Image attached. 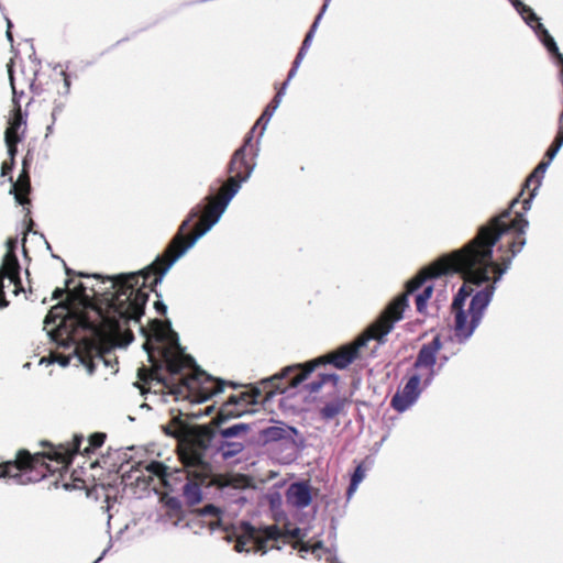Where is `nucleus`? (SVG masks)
Wrapping results in <instances>:
<instances>
[{
	"instance_id": "f257e3e1",
	"label": "nucleus",
	"mask_w": 563,
	"mask_h": 563,
	"mask_svg": "<svg viewBox=\"0 0 563 563\" xmlns=\"http://www.w3.org/2000/svg\"><path fill=\"white\" fill-rule=\"evenodd\" d=\"M240 186L233 178H229L222 186L218 197L209 196V203L203 207V213L196 224V231L187 235V230L192 220L200 217L202 207L192 208L166 247L164 255L157 257L146 268L130 274H122L111 279L114 294L104 311H99L103 324L115 335L122 336L118 343L126 346L133 341L130 330L123 331L130 322L139 324L142 335L145 338L143 349L153 366L163 362L170 375L173 384L172 393L176 398H186L191 402L201 404L224 390L228 384L216 379L201 371L195 360L185 354L177 334L159 320H152L148 328L143 327L140 320L144 313V307L148 299V292L162 283L166 273L183 257L197 241L207 234L216 225L225 212L230 201L239 192Z\"/></svg>"
},
{
	"instance_id": "f03ea898",
	"label": "nucleus",
	"mask_w": 563,
	"mask_h": 563,
	"mask_svg": "<svg viewBox=\"0 0 563 563\" xmlns=\"http://www.w3.org/2000/svg\"><path fill=\"white\" fill-rule=\"evenodd\" d=\"M510 211L495 217L479 229L477 235L460 251L439 258L408 282L407 297L419 289L428 278L451 272L461 273L464 285L456 294L452 310L455 313V335L468 339L479 324L495 292V285L511 265L512 258L526 244L528 221L517 214L509 223Z\"/></svg>"
},
{
	"instance_id": "7ed1b4c3",
	"label": "nucleus",
	"mask_w": 563,
	"mask_h": 563,
	"mask_svg": "<svg viewBox=\"0 0 563 563\" xmlns=\"http://www.w3.org/2000/svg\"><path fill=\"white\" fill-rule=\"evenodd\" d=\"M276 394V389H268L264 394L254 389L252 393L232 395L222 404L217 417L213 419L216 428L211 426H187L179 419L167 426L165 431L181 442L180 457L188 467L189 474L199 478H209L212 473L211 464L206 460V452L211 451L222 460H230L240 454L245 448V439L251 429L250 424L239 422L222 428L221 424L231 418L241 417L247 411L249 405L266 404Z\"/></svg>"
},
{
	"instance_id": "20e7f679",
	"label": "nucleus",
	"mask_w": 563,
	"mask_h": 563,
	"mask_svg": "<svg viewBox=\"0 0 563 563\" xmlns=\"http://www.w3.org/2000/svg\"><path fill=\"white\" fill-rule=\"evenodd\" d=\"M408 307L407 296L400 295L394 299L383 311L380 317L360 336L354 344L342 346L335 353L321 356L308 362L305 366L294 365L284 367V395L292 397L301 394L305 398L317 394L327 383L336 385V374H319V376L306 383L309 375L320 364L332 363L336 368H346L357 356L358 349L366 345L369 340L384 342L385 336L394 329L396 322L400 321Z\"/></svg>"
},
{
	"instance_id": "39448f33",
	"label": "nucleus",
	"mask_w": 563,
	"mask_h": 563,
	"mask_svg": "<svg viewBox=\"0 0 563 563\" xmlns=\"http://www.w3.org/2000/svg\"><path fill=\"white\" fill-rule=\"evenodd\" d=\"M57 309H64V307H54L44 320V329L47 330L51 339L58 345L63 346H67L70 343L74 344V357L87 368L89 375L93 374L97 362H103L107 365L108 362L104 360V356L101 354L98 346L93 342L86 340L80 343L77 342L75 333L68 329L69 324L66 319L60 318L59 323L55 328L48 329V327L52 323H55L56 319L58 318V316L55 313V310ZM69 323L73 325L74 321H69Z\"/></svg>"
},
{
	"instance_id": "423d86ee",
	"label": "nucleus",
	"mask_w": 563,
	"mask_h": 563,
	"mask_svg": "<svg viewBox=\"0 0 563 563\" xmlns=\"http://www.w3.org/2000/svg\"><path fill=\"white\" fill-rule=\"evenodd\" d=\"M280 536L275 526L256 528L249 522H241L234 549L238 552L266 553L271 549H279L276 543Z\"/></svg>"
},
{
	"instance_id": "0eeeda50",
	"label": "nucleus",
	"mask_w": 563,
	"mask_h": 563,
	"mask_svg": "<svg viewBox=\"0 0 563 563\" xmlns=\"http://www.w3.org/2000/svg\"><path fill=\"white\" fill-rule=\"evenodd\" d=\"M122 482L125 486H136L140 488H147L153 478L164 477L166 475V467L161 462L152 461L150 463L135 462L134 464L122 463L120 466Z\"/></svg>"
},
{
	"instance_id": "6e6552de",
	"label": "nucleus",
	"mask_w": 563,
	"mask_h": 563,
	"mask_svg": "<svg viewBox=\"0 0 563 563\" xmlns=\"http://www.w3.org/2000/svg\"><path fill=\"white\" fill-rule=\"evenodd\" d=\"M38 460L37 455L32 456L27 451H20L14 461L0 464V478H13L18 484L22 485L37 482L44 476L43 473L32 476Z\"/></svg>"
},
{
	"instance_id": "1a4fd4ad",
	"label": "nucleus",
	"mask_w": 563,
	"mask_h": 563,
	"mask_svg": "<svg viewBox=\"0 0 563 563\" xmlns=\"http://www.w3.org/2000/svg\"><path fill=\"white\" fill-rule=\"evenodd\" d=\"M16 240L8 241V252L5 253L2 264L0 266V309L9 306V301L4 299V280L8 279L9 284H14V294L19 295L24 291L20 279V264L14 253L16 247Z\"/></svg>"
},
{
	"instance_id": "9d476101",
	"label": "nucleus",
	"mask_w": 563,
	"mask_h": 563,
	"mask_svg": "<svg viewBox=\"0 0 563 563\" xmlns=\"http://www.w3.org/2000/svg\"><path fill=\"white\" fill-rule=\"evenodd\" d=\"M256 148L252 143V136H246L243 145L238 148L229 164V172L234 174L230 178L235 179L239 186L249 180L255 168Z\"/></svg>"
},
{
	"instance_id": "9b49d317",
	"label": "nucleus",
	"mask_w": 563,
	"mask_h": 563,
	"mask_svg": "<svg viewBox=\"0 0 563 563\" xmlns=\"http://www.w3.org/2000/svg\"><path fill=\"white\" fill-rule=\"evenodd\" d=\"M516 10L520 13V15L525 19V21L534 29L536 33L547 47V49L554 54L558 59L563 64V55L559 52L556 43L553 37L549 34L548 30L543 26V24L539 21V18L534 14V12L522 3L520 0H510Z\"/></svg>"
},
{
	"instance_id": "f8f14e48",
	"label": "nucleus",
	"mask_w": 563,
	"mask_h": 563,
	"mask_svg": "<svg viewBox=\"0 0 563 563\" xmlns=\"http://www.w3.org/2000/svg\"><path fill=\"white\" fill-rule=\"evenodd\" d=\"M442 347L440 336H434L433 340L423 344L418 353L415 362V367L418 371L417 374L423 375L424 385H429L434 377V366L437 363V354Z\"/></svg>"
},
{
	"instance_id": "ddd939ff",
	"label": "nucleus",
	"mask_w": 563,
	"mask_h": 563,
	"mask_svg": "<svg viewBox=\"0 0 563 563\" xmlns=\"http://www.w3.org/2000/svg\"><path fill=\"white\" fill-rule=\"evenodd\" d=\"M421 382H423L422 374L412 375L404 388L393 397V408L399 412H404L412 406L420 395L419 386Z\"/></svg>"
},
{
	"instance_id": "4468645a",
	"label": "nucleus",
	"mask_w": 563,
	"mask_h": 563,
	"mask_svg": "<svg viewBox=\"0 0 563 563\" xmlns=\"http://www.w3.org/2000/svg\"><path fill=\"white\" fill-rule=\"evenodd\" d=\"M287 503L296 508H306L312 500L311 488L307 482L291 484L287 492Z\"/></svg>"
},
{
	"instance_id": "2eb2a0df",
	"label": "nucleus",
	"mask_w": 563,
	"mask_h": 563,
	"mask_svg": "<svg viewBox=\"0 0 563 563\" xmlns=\"http://www.w3.org/2000/svg\"><path fill=\"white\" fill-rule=\"evenodd\" d=\"M184 466L187 472L188 482L183 487V495L188 505L195 506L202 500V492L200 486L207 478H199L192 474H189L188 467L185 464Z\"/></svg>"
},
{
	"instance_id": "dca6fc26",
	"label": "nucleus",
	"mask_w": 563,
	"mask_h": 563,
	"mask_svg": "<svg viewBox=\"0 0 563 563\" xmlns=\"http://www.w3.org/2000/svg\"><path fill=\"white\" fill-rule=\"evenodd\" d=\"M305 448V438L292 427H284V451H288L289 461L295 460Z\"/></svg>"
},
{
	"instance_id": "f3484780",
	"label": "nucleus",
	"mask_w": 563,
	"mask_h": 563,
	"mask_svg": "<svg viewBox=\"0 0 563 563\" xmlns=\"http://www.w3.org/2000/svg\"><path fill=\"white\" fill-rule=\"evenodd\" d=\"M329 1H330V0H325V3L323 4V7H322V9H321L320 13L317 15V18H316V20H314L313 24L311 25L310 31L307 33V35H306V37H305V40H303L302 46H301V48H300V51H299V53H298V55H297V57H296V59H295V62H294V66H292V68L290 69V71H289V74H288V79H290V78H292V77L295 76L297 68L299 67V65H300V63H301V60H302V58H303V56H305V54H306L307 49H308V48H309V46H310V43H311L312 37H313V34H314V32H316V30H317V26H318V24H319V22H320V20H321V18H322V15H323V13H324V12H325V10H327L328 2H329Z\"/></svg>"
},
{
	"instance_id": "a211bd4d",
	"label": "nucleus",
	"mask_w": 563,
	"mask_h": 563,
	"mask_svg": "<svg viewBox=\"0 0 563 563\" xmlns=\"http://www.w3.org/2000/svg\"><path fill=\"white\" fill-rule=\"evenodd\" d=\"M282 98V89H278L276 91V95L272 102L265 108L264 112L260 117V119L256 121L255 125L252 128V130L249 132L247 136H252L255 133L256 129L260 128L258 132V139L264 134V131L272 119L273 114L277 110L279 102Z\"/></svg>"
},
{
	"instance_id": "6ab92c4d",
	"label": "nucleus",
	"mask_w": 563,
	"mask_h": 563,
	"mask_svg": "<svg viewBox=\"0 0 563 563\" xmlns=\"http://www.w3.org/2000/svg\"><path fill=\"white\" fill-rule=\"evenodd\" d=\"M30 189V177L26 170V162L24 161L23 170L20 174L18 180L13 183L10 192L14 194V198L19 205H25L29 202V199L25 198V196L29 195Z\"/></svg>"
},
{
	"instance_id": "aec40b11",
	"label": "nucleus",
	"mask_w": 563,
	"mask_h": 563,
	"mask_svg": "<svg viewBox=\"0 0 563 563\" xmlns=\"http://www.w3.org/2000/svg\"><path fill=\"white\" fill-rule=\"evenodd\" d=\"M550 165V162H541L538 164V166L534 168L532 174L528 177L526 180V186L529 187L532 183H536V187L532 189L530 197L528 199H525L523 201V209L525 211L530 209L531 200L536 196L538 188L541 185V180L543 178L544 173L547 172L548 167Z\"/></svg>"
},
{
	"instance_id": "412c9836",
	"label": "nucleus",
	"mask_w": 563,
	"mask_h": 563,
	"mask_svg": "<svg viewBox=\"0 0 563 563\" xmlns=\"http://www.w3.org/2000/svg\"><path fill=\"white\" fill-rule=\"evenodd\" d=\"M24 124H25V121L23 120L22 114H21V112L19 110L14 114L12 120L9 122V126L5 130V137L4 139H9V140L20 139L21 140V136L19 135V130Z\"/></svg>"
},
{
	"instance_id": "4be33fe9",
	"label": "nucleus",
	"mask_w": 563,
	"mask_h": 563,
	"mask_svg": "<svg viewBox=\"0 0 563 563\" xmlns=\"http://www.w3.org/2000/svg\"><path fill=\"white\" fill-rule=\"evenodd\" d=\"M344 401L341 399L327 404L320 411L322 419L329 421L343 411Z\"/></svg>"
},
{
	"instance_id": "5701e85b",
	"label": "nucleus",
	"mask_w": 563,
	"mask_h": 563,
	"mask_svg": "<svg viewBox=\"0 0 563 563\" xmlns=\"http://www.w3.org/2000/svg\"><path fill=\"white\" fill-rule=\"evenodd\" d=\"M365 477V470L363 468L362 465H358L354 473L352 474V477H351V483H350V486L347 488V496L351 497L357 489L360 483L364 479Z\"/></svg>"
},
{
	"instance_id": "b1692460",
	"label": "nucleus",
	"mask_w": 563,
	"mask_h": 563,
	"mask_svg": "<svg viewBox=\"0 0 563 563\" xmlns=\"http://www.w3.org/2000/svg\"><path fill=\"white\" fill-rule=\"evenodd\" d=\"M433 291L432 285H427L423 290L416 297V306L419 312H423L427 308V302L430 299Z\"/></svg>"
},
{
	"instance_id": "393cba45",
	"label": "nucleus",
	"mask_w": 563,
	"mask_h": 563,
	"mask_svg": "<svg viewBox=\"0 0 563 563\" xmlns=\"http://www.w3.org/2000/svg\"><path fill=\"white\" fill-rule=\"evenodd\" d=\"M271 508L274 510L275 516L279 515V508L282 507V495L278 490V484L274 486V489L266 495Z\"/></svg>"
},
{
	"instance_id": "a878e982",
	"label": "nucleus",
	"mask_w": 563,
	"mask_h": 563,
	"mask_svg": "<svg viewBox=\"0 0 563 563\" xmlns=\"http://www.w3.org/2000/svg\"><path fill=\"white\" fill-rule=\"evenodd\" d=\"M219 512H220L219 508L214 507L213 505H207L201 509L202 516H214L217 518L216 522H213V521L210 522L211 529H214L216 523L219 525V521H220L219 517H218Z\"/></svg>"
},
{
	"instance_id": "bb28decb",
	"label": "nucleus",
	"mask_w": 563,
	"mask_h": 563,
	"mask_svg": "<svg viewBox=\"0 0 563 563\" xmlns=\"http://www.w3.org/2000/svg\"><path fill=\"white\" fill-rule=\"evenodd\" d=\"M20 142V139H15V140H9V139H5V144H7V147H8V154L11 158V162H14V156L18 152L16 150V144Z\"/></svg>"
},
{
	"instance_id": "cd10ccee",
	"label": "nucleus",
	"mask_w": 563,
	"mask_h": 563,
	"mask_svg": "<svg viewBox=\"0 0 563 563\" xmlns=\"http://www.w3.org/2000/svg\"><path fill=\"white\" fill-rule=\"evenodd\" d=\"M104 439H106V434H103V433H95V434H92L90 437L89 444L93 449H97V448H99V446H101L103 444Z\"/></svg>"
},
{
	"instance_id": "c85d7f7f",
	"label": "nucleus",
	"mask_w": 563,
	"mask_h": 563,
	"mask_svg": "<svg viewBox=\"0 0 563 563\" xmlns=\"http://www.w3.org/2000/svg\"><path fill=\"white\" fill-rule=\"evenodd\" d=\"M212 410H213V406L210 405V406H207L203 410L199 409L197 411H192L191 416H194L195 418H199L202 416H209L212 412Z\"/></svg>"
},
{
	"instance_id": "c756f323",
	"label": "nucleus",
	"mask_w": 563,
	"mask_h": 563,
	"mask_svg": "<svg viewBox=\"0 0 563 563\" xmlns=\"http://www.w3.org/2000/svg\"><path fill=\"white\" fill-rule=\"evenodd\" d=\"M82 437H75V443H74V446L73 449L69 451V454H76V453H79L80 452V443L82 441Z\"/></svg>"
},
{
	"instance_id": "7c9ffc66",
	"label": "nucleus",
	"mask_w": 563,
	"mask_h": 563,
	"mask_svg": "<svg viewBox=\"0 0 563 563\" xmlns=\"http://www.w3.org/2000/svg\"><path fill=\"white\" fill-rule=\"evenodd\" d=\"M77 324L80 325L82 329L95 330L93 324L84 318L78 319Z\"/></svg>"
},
{
	"instance_id": "2f4dec72",
	"label": "nucleus",
	"mask_w": 563,
	"mask_h": 563,
	"mask_svg": "<svg viewBox=\"0 0 563 563\" xmlns=\"http://www.w3.org/2000/svg\"><path fill=\"white\" fill-rule=\"evenodd\" d=\"M13 163H14V162H11V161H10L9 163H8V162H4V163L2 164V167H1V175H2V176H7V175L12 170V168H13Z\"/></svg>"
},
{
	"instance_id": "473e14b6",
	"label": "nucleus",
	"mask_w": 563,
	"mask_h": 563,
	"mask_svg": "<svg viewBox=\"0 0 563 563\" xmlns=\"http://www.w3.org/2000/svg\"><path fill=\"white\" fill-rule=\"evenodd\" d=\"M63 108H64L63 104H56L53 108V111H52L53 123L56 121L57 115L63 112Z\"/></svg>"
},
{
	"instance_id": "72a5a7b5",
	"label": "nucleus",
	"mask_w": 563,
	"mask_h": 563,
	"mask_svg": "<svg viewBox=\"0 0 563 563\" xmlns=\"http://www.w3.org/2000/svg\"><path fill=\"white\" fill-rule=\"evenodd\" d=\"M558 152V147L550 146L547 151V156L549 158L548 162L551 163V161L556 156Z\"/></svg>"
},
{
	"instance_id": "f704fd0d",
	"label": "nucleus",
	"mask_w": 563,
	"mask_h": 563,
	"mask_svg": "<svg viewBox=\"0 0 563 563\" xmlns=\"http://www.w3.org/2000/svg\"><path fill=\"white\" fill-rule=\"evenodd\" d=\"M8 73H9V78H10V84H11V87H12V91H13V95L15 96L16 95V89H15L14 81H13V70H12L10 65H8Z\"/></svg>"
},
{
	"instance_id": "c9c22d12",
	"label": "nucleus",
	"mask_w": 563,
	"mask_h": 563,
	"mask_svg": "<svg viewBox=\"0 0 563 563\" xmlns=\"http://www.w3.org/2000/svg\"><path fill=\"white\" fill-rule=\"evenodd\" d=\"M155 308L159 313H162V314L166 313L167 307L163 302H161V301L155 302Z\"/></svg>"
},
{
	"instance_id": "e433bc0d",
	"label": "nucleus",
	"mask_w": 563,
	"mask_h": 563,
	"mask_svg": "<svg viewBox=\"0 0 563 563\" xmlns=\"http://www.w3.org/2000/svg\"><path fill=\"white\" fill-rule=\"evenodd\" d=\"M56 361L62 365V366H67L70 362V357L69 356H59L56 358Z\"/></svg>"
},
{
	"instance_id": "4c0bfd02",
	"label": "nucleus",
	"mask_w": 563,
	"mask_h": 563,
	"mask_svg": "<svg viewBox=\"0 0 563 563\" xmlns=\"http://www.w3.org/2000/svg\"><path fill=\"white\" fill-rule=\"evenodd\" d=\"M7 26H8L7 37L10 42H12L13 41L12 33H11L12 23L9 19H7Z\"/></svg>"
},
{
	"instance_id": "58836bf2",
	"label": "nucleus",
	"mask_w": 563,
	"mask_h": 563,
	"mask_svg": "<svg viewBox=\"0 0 563 563\" xmlns=\"http://www.w3.org/2000/svg\"><path fill=\"white\" fill-rule=\"evenodd\" d=\"M235 482H241V481L236 479V478H231V479H228L225 483L221 484V486L227 487V486L233 485L234 487H236L238 485L235 484Z\"/></svg>"
},
{
	"instance_id": "ea45409f",
	"label": "nucleus",
	"mask_w": 563,
	"mask_h": 563,
	"mask_svg": "<svg viewBox=\"0 0 563 563\" xmlns=\"http://www.w3.org/2000/svg\"><path fill=\"white\" fill-rule=\"evenodd\" d=\"M282 378V374L280 373H277L275 374L273 377L266 379L263 382L264 385H267L269 384L272 380H276V379H280Z\"/></svg>"
},
{
	"instance_id": "a19ab883",
	"label": "nucleus",
	"mask_w": 563,
	"mask_h": 563,
	"mask_svg": "<svg viewBox=\"0 0 563 563\" xmlns=\"http://www.w3.org/2000/svg\"><path fill=\"white\" fill-rule=\"evenodd\" d=\"M63 294H64V290H63V289H60V288H56V289L54 290V292H53V298H54V299H58V298H60V297L63 296Z\"/></svg>"
},
{
	"instance_id": "79ce46f5",
	"label": "nucleus",
	"mask_w": 563,
	"mask_h": 563,
	"mask_svg": "<svg viewBox=\"0 0 563 563\" xmlns=\"http://www.w3.org/2000/svg\"><path fill=\"white\" fill-rule=\"evenodd\" d=\"M49 459L65 461V457L58 452H55L54 455H49Z\"/></svg>"
},
{
	"instance_id": "37998d69",
	"label": "nucleus",
	"mask_w": 563,
	"mask_h": 563,
	"mask_svg": "<svg viewBox=\"0 0 563 563\" xmlns=\"http://www.w3.org/2000/svg\"><path fill=\"white\" fill-rule=\"evenodd\" d=\"M11 287H12L11 292H12L14 296H16V295L13 292V291H14V284H11V285H10V284H9V280H8V279H5V280H4V289H5V288H11Z\"/></svg>"
},
{
	"instance_id": "c03bdc74",
	"label": "nucleus",
	"mask_w": 563,
	"mask_h": 563,
	"mask_svg": "<svg viewBox=\"0 0 563 563\" xmlns=\"http://www.w3.org/2000/svg\"><path fill=\"white\" fill-rule=\"evenodd\" d=\"M63 75L65 76V78H64L65 87H66V89L68 90V89H69V86H70L69 79L67 78V76H66V74H65V73H63Z\"/></svg>"
},
{
	"instance_id": "a18cd8bd",
	"label": "nucleus",
	"mask_w": 563,
	"mask_h": 563,
	"mask_svg": "<svg viewBox=\"0 0 563 563\" xmlns=\"http://www.w3.org/2000/svg\"><path fill=\"white\" fill-rule=\"evenodd\" d=\"M556 142H559L561 145H563V133L559 134L555 139Z\"/></svg>"
},
{
	"instance_id": "49530a36",
	"label": "nucleus",
	"mask_w": 563,
	"mask_h": 563,
	"mask_svg": "<svg viewBox=\"0 0 563 563\" xmlns=\"http://www.w3.org/2000/svg\"><path fill=\"white\" fill-rule=\"evenodd\" d=\"M551 146L558 147V151H560V148L562 147V145L559 142H556V141H554Z\"/></svg>"
},
{
	"instance_id": "de8ad7c7",
	"label": "nucleus",
	"mask_w": 563,
	"mask_h": 563,
	"mask_svg": "<svg viewBox=\"0 0 563 563\" xmlns=\"http://www.w3.org/2000/svg\"><path fill=\"white\" fill-rule=\"evenodd\" d=\"M106 552L107 551H103L102 554L93 563H99L102 560V558L106 554Z\"/></svg>"
},
{
	"instance_id": "09e8293b",
	"label": "nucleus",
	"mask_w": 563,
	"mask_h": 563,
	"mask_svg": "<svg viewBox=\"0 0 563 563\" xmlns=\"http://www.w3.org/2000/svg\"><path fill=\"white\" fill-rule=\"evenodd\" d=\"M46 130H47V134H48V133H51V132H52V130H53L52 124H51V125H48Z\"/></svg>"
},
{
	"instance_id": "8fccbe9b",
	"label": "nucleus",
	"mask_w": 563,
	"mask_h": 563,
	"mask_svg": "<svg viewBox=\"0 0 563 563\" xmlns=\"http://www.w3.org/2000/svg\"><path fill=\"white\" fill-rule=\"evenodd\" d=\"M515 203H517V199L512 200V202H511V207H512Z\"/></svg>"
}]
</instances>
